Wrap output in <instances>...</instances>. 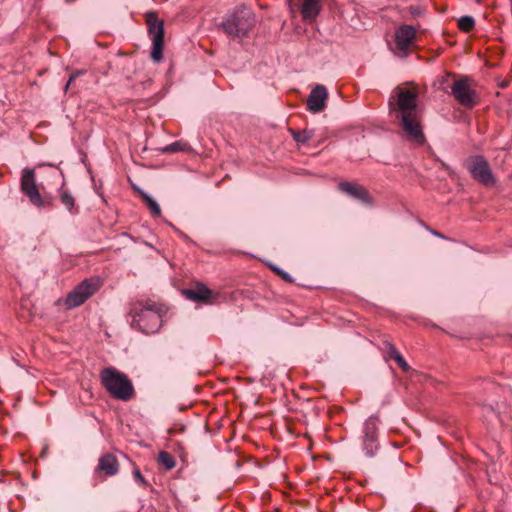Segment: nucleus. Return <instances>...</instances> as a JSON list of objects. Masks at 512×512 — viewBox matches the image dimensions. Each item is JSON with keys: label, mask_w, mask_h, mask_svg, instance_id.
Wrapping results in <instances>:
<instances>
[{"label": "nucleus", "mask_w": 512, "mask_h": 512, "mask_svg": "<svg viewBox=\"0 0 512 512\" xmlns=\"http://www.w3.org/2000/svg\"><path fill=\"white\" fill-rule=\"evenodd\" d=\"M389 112L400 121L409 140L423 145L425 135L418 115V93L415 89L397 86L388 101Z\"/></svg>", "instance_id": "obj_1"}, {"label": "nucleus", "mask_w": 512, "mask_h": 512, "mask_svg": "<svg viewBox=\"0 0 512 512\" xmlns=\"http://www.w3.org/2000/svg\"><path fill=\"white\" fill-rule=\"evenodd\" d=\"M168 309L164 304L142 302L135 304L131 310V325L138 328L143 333H155L162 325L161 318L166 315Z\"/></svg>", "instance_id": "obj_2"}, {"label": "nucleus", "mask_w": 512, "mask_h": 512, "mask_svg": "<svg viewBox=\"0 0 512 512\" xmlns=\"http://www.w3.org/2000/svg\"><path fill=\"white\" fill-rule=\"evenodd\" d=\"M101 383L109 394L119 400L128 401L134 395V387L124 373L112 367L104 368L100 373Z\"/></svg>", "instance_id": "obj_3"}, {"label": "nucleus", "mask_w": 512, "mask_h": 512, "mask_svg": "<svg viewBox=\"0 0 512 512\" xmlns=\"http://www.w3.org/2000/svg\"><path fill=\"white\" fill-rule=\"evenodd\" d=\"M255 14L246 6L237 7L222 22L225 33L231 37H244L255 25Z\"/></svg>", "instance_id": "obj_4"}, {"label": "nucleus", "mask_w": 512, "mask_h": 512, "mask_svg": "<svg viewBox=\"0 0 512 512\" xmlns=\"http://www.w3.org/2000/svg\"><path fill=\"white\" fill-rule=\"evenodd\" d=\"M145 19L148 34L152 41L151 59L153 62L159 63L163 58L164 23L157 17L155 12H147Z\"/></svg>", "instance_id": "obj_5"}, {"label": "nucleus", "mask_w": 512, "mask_h": 512, "mask_svg": "<svg viewBox=\"0 0 512 512\" xmlns=\"http://www.w3.org/2000/svg\"><path fill=\"white\" fill-rule=\"evenodd\" d=\"M101 286L99 278L85 279L77 285L67 296L66 306L69 309L82 305L89 297H91Z\"/></svg>", "instance_id": "obj_6"}, {"label": "nucleus", "mask_w": 512, "mask_h": 512, "mask_svg": "<svg viewBox=\"0 0 512 512\" xmlns=\"http://www.w3.org/2000/svg\"><path fill=\"white\" fill-rule=\"evenodd\" d=\"M470 78L464 76L456 80L451 86V94L454 99L465 108H473L478 104L476 91L472 88Z\"/></svg>", "instance_id": "obj_7"}, {"label": "nucleus", "mask_w": 512, "mask_h": 512, "mask_svg": "<svg viewBox=\"0 0 512 512\" xmlns=\"http://www.w3.org/2000/svg\"><path fill=\"white\" fill-rule=\"evenodd\" d=\"M466 168L471 176L485 186L495 183V178L487 160L481 155L471 156L466 160Z\"/></svg>", "instance_id": "obj_8"}, {"label": "nucleus", "mask_w": 512, "mask_h": 512, "mask_svg": "<svg viewBox=\"0 0 512 512\" xmlns=\"http://www.w3.org/2000/svg\"><path fill=\"white\" fill-rule=\"evenodd\" d=\"M21 192L29 198L32 205L42 208L48 205L40 195L37 183L35 171L33 169L24 168L21 174Z\"/></svg>", "instance_id": "obj_9"}, {"label": "nucleus", "mask_w": 512, "mask_h": 512, "mask_svg": "<svg viewBox=\"0 0 512 512\" xmlns=\"http://www.w3.org/2000/svg\"><path fill=\"white\" fill-rule=\"evenodd\" d=\"M377 416H370L364 423L362 446L366 456L373 457L379 449Z\"/></svg>", "instance_id": "obj_10"}, {"label": "nucleus", "mask_w": 512, "mask_h": 512, "mask_svg": "<svg viewBox=\"0 0 512 512\" xmlns=\"http://www.w3.org/2000/svg\"><path fill=\"white\" fill-rule=\"evenodd\" d=\"M328 93L327 89L323 85H317L307 99V108L313 113L321 112L326 106V99Z\"/></svg>", "instance_id": "obj_11"}, {"label": "nucleus", "mask_w": 512, "mask_h": 512, "mask_svg": "<svg viewBox=\"0 0 512 512\" xmlns=\"http://www.w3.org/2000/svg\"><path fill=\"white\" fill-rule=\"evenodd\" d=\"M193 299L194 303L212 305L218 302L220 299V294L214 290L209 289L201 282H194Z\"/></svg>", "instance_id": "obj_12"}, {"label": "nucleus", "mask_w": 512, "mask_h": 512, "mask_svg": "<svg viewBox=\"0 0 512 512\" xmlns=\"http://www.w3.org/2000/svg\"><path fill=\"white\" fill-rule=\"evenodd\" d=\"M416 30L411 25H402L395 32V42L399 50L405 51L414 41Z\"/></svg>", "instance_id": "obj_13"}, {"label": "nucleus", "mask_w": 512, "mask_h": 512, "mask_svg": "<svg viewBox=\"0 0 512 512\" xmlns=\"http://www.w3.org/2000/svg\"><path fill=\"white\" fill-rule=\"evenodd\" d=\"M339 189L342 192L347 193L351 197H353V198H355L357 200H360V201H362L364 203H369L370 202L369 193L362 186H359V185H356V184L344 181V182H341L339 184Z\"/></svg>", "instance_id": "obj_14"}, {"label": "nucleus", "mask_w": 512, "mask_h": 512, "mask_svg": "<svg viewBox=\"0 0 512 512\" xmlns=\"http://www.w3.org/2000/svg\"><path fill=\"white\" fill-rule=\"evenodd\" d=\"M382 350L390 359H393L404 372L410 371L411 367L394 344L388 340H384L382 342Z\"/></svg>", "instance_id": "obj_15"}, {"label": "nucleus", "mask_w": 512, "mask_h": 512, "mask_svg": "<svg viewBox=\"0 0 512 512\" xmlns=\"http://www.w3.org/2000/svg\"><path fill=\"white\" fill-rule=\"evenodd\" d=\"M319 0H303L301 14L305 20H314L320 12Z\"/></svg>", "instance_id": "obj_16"}, {"label": "nucleus", "mask_w": 512, "mask_h": 512, "mask_svg": "<svg viewBox=\"0 0 512 512\" xmlns=\"http://www.w3.org/2000/svg\"><path fill=\"white\" fill-rule=\"evenodd\" d=\"M118 468V461L112 454L104 455L99 460V469L104 471L109 476L117 474Z\"/></svg>", "instance_id": "obj_17"}, {"label": "nucleus", "mask_w": 512, "mask_h": 512, "mask_svg": "<svg viewBox=\"0 0 512 512\" xmlns=\"http://www.w3.org/2000/svg\"><path fill=\"white\" fill-rule=\"evenodd\" d=\"M217 454V449L214 445H211L208 448L207 453L203 449H199L198 451V463L199 466L205 468L212 461L214 456Z\"/></svg>", "instance_id": "obj_18"}, {"label": "nucleus", "mask_w": 512, "mask_h": 512, "mask_svg": "<svg viewBox=\"0 0 512 512\" xmlns=\"http://www.w3.org/2000/svg\"><path fill=\"white\" fill-rule=\"evenodd\" d=\"M139 194L143 201L145 202V204L147 205V207L149 208L151 214L153 216H160L161 209L159 204L145 191L139 190Z\"/></svg>", "instance_id": "obj_19"}, {"label": "nucleus", "mask_w": 512, "mask_h": 512, "mask_svg": "<svg viewBox=\"0 0 512 512\" xmlns=\"http://www.w3.org/2000/svg\"><path fill=\"white\" fill-rule=\"evenodd\" d=\"M59 198H60L61 203L65 206L67 211H69V212L77 211V209L75 207L74 197L71 195V193H69L64 188H61L59 190Z\"/></svg>", "instance_id": "obj_20"}, {"label": "nucleus", "mask_w": 512, "mask_h": 512, "mask_svg": "<svg viewBox=\"0 0 512 512\" xmlns=\"http://www.w3.org/2000/svg\"><path fill=\"white\" fill-rule=\"evenodd\" d=\"M289 131H290L293 139L297 143H301V144L307 143L314 136V131L313 130L304 129V130L298 131V130L290 129Z\"/></svg>", "instance_id": "obj_21"}, {"label": "nucleus", "mask_w": 512, "mask_h": 512, "mask_svg": "<svg viewBox=\"0 0 512 512\" xmlns=\"http://www.w3.org/2000/svg\"><path fill=\"white\" fill-rule=\"evenodd\" d=\"M158 463L167 470H171L175 466V461L171 454L161 451L158 455Z\"/></svg>", "instance_id": "obj_22"}, {"label": "nucleus", "mask_w": 512, "mask_h": 512, "mask_svg": "<svg viewBox=\"0 0 512 512\" xmlns=\"http://www.w3.org/2000/svg\"><path fill=\"white\" fill-rule=\"evenodd\" d=\"M475 25V20L472 16H462L458 20V27L463 32H469L473 29Z\"/></svg>", "instance_id": "obj_23"}, {"label": "nucleus", "mask_w": 512, "mask_h": 512, "mask_svg": "<svg viewBox=\"0 0 512 512\" xmlns=\"http://www.w3.org/2000/svg\"><path fill=\"white\" fill-rule=\"evenodd\" d=\"M187 144H183L181 141H176L172 144H169L163 148H161V152L163 153H176L179 151H183L187 148Z\"/></svg>", "instance_id": "obj_24"}, {"label": "nucleus", "mask_w": 512, "mask_h": 512, "mask_svg": "<svg viewBox=\"0 0 512 512\" xmlns=\"http://www.w3.org/2000/svg\"><path fill=\"white\" fill-rule=\"evenodd\" d=\"M273 271H275L278 275H280L282 277L283 280L287 281V282H291L292 281V278L291 276L283 271L282 269L278 268V267H272Z\"/></svg>", "instance_id": "obj_25"}, {"label": "nucleus", "mask_w": 512, "mask_h": 512, "mask_svg": "<svg viewBox=\"0 0 512 512\" xmlns=\"http://www.w3.org/2000/svg\"><path fill=\"white\" fill-rule=\"evenodd\" d=\"M133 476L136 481H138L142 486H147V482L145 481L144 477L142 476L140 470L135 469L133 471Z\"/></svg>", "instance_id": "obj_26"}, {"label": "nucleus", "mask_w": 512, "mask_h": 512, "mask_svg": "<svg viewBox=\"0 0 512 512\" xmlns=\"http://www.w3.org/2000/svg\"><path fill=\"white\" fill-rule=\"evenodd\" d=\"M82 74V71H76L74 73L71 74L67 84H66V87H65V90L67 91L69 86L71 85V83L77 78L79 77L80 75Z\"/></svg>", "instance_id": "obj_27"}, {"label": "nucleus", "mask_w": 512, "mask_h": 512, "mask_svg": "<svg viewBox=\"0 0 512 512\" xmlns=\"http://www.w3.org/2000/svg\"><path fill=\"white\" fill-rule=\"evenodd\" d=\"M182 294L189 300H192V289L191 288H187V289H183L182 291Z\"/></svg>", "instance_id": "obj_28"}, {"label": "nucleus", "mask_w": 512, "mask_h": 512, "mask_svg": "<svg viewBox=\"0 0 512 512\" xmlns=\"http://www.w3.org/2000/svg\"><path fill=\"white\" fill-rule=\"evenodd\" d=\"M199 425L202 429L206 430L207 425L204 418L200 417Z\"/></svg>", "instance_id": "obj_29"}, {"label": "nucleus", "mask_w": 512, "mask_h": 512, "mask_svg": "<svg viewBox=\"0 0 512 512\" xmlns=\"http://www.w3.org/2000/svg\"><path fill=\"white\" fill-rule=\"evenodd\" d=\"M433 234L441 238L443 237L439 232H433Z\"/></svg>", "instance_id": "obj_30"}, {"label": "nucleus", "mask_w": 512, "mask_h": 512, "mask_svg": "<svg viewBox=\"0 0 512 512\" xmlns=\"http://www.w3.org/2000/svg\"><path fill=\"white\" fill-rule=\"evenodd\" d=\"M193 415L199 416V418L201 417V416L199 415V413H196V412H193Z\"/></svg>", "instance_id": "obj_31"}, {"label": "nucleus", "mask_w": 512, "mask_h": 512, "mask_svg": "<svg viewBox=\"0 0 512 512\" xmlns=\"http://www.w3.org/2000/svg\"><path fill=\"white\" fill-rule=\"evenodd\" d=\"M193 415L199 416V418L201 417V416L199 415V413H196V412H193Z\"/></svg>", "instance_id": "obj_32"}]
</instances>
